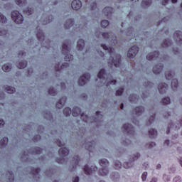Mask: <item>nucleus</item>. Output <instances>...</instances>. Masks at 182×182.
Returning a JSON list of instances; mask_svg holds the SVG:
<instances>
[{
    "mask_svg": "<svg viewBox=\"0 0 182 182\" xmlns=\"http://www.w3.org/2000/svg\"><path fill=\"white\" fill-rule=\"evenodd\" d=\"M102 48L104 50H108L110 55L109 59L108 60V65L112 68V66H115V68H120V62L122 56L120 54L114 55V48H109L105 44H102Z\"/></svg>",
    "mask_w": 182,
    "mask_h": 182,
    "instance_id": "1",
    "label": "nucleus"
},
{
    "mask_svg": "<svg viewBox=\"0 0 182 182\" xmlns=\"http://www.w3.org/2000/svg\"><path fill=\"white\" fill-rule=\"evenodd\" d=\"M73 114L74 117H77L80 114L81 120H83L85 123H89V117L87 115H85V114H82V111L80 108L76 107H75L73 111L72 109L67 107L63 109V114L68 117V116H70Z\"/></svg>",
    "mask_w": 182,
    "mask_h": 182,
    "instance_id": "2",
    "label": "nucleus"
},
{
    "mask_svg": "<svg viewBox=\"0 0 182 182\" xmlns=\"http://www.w3.org/2000/svg\"><path fill=\"white\" fill-rule=\"evenodd\" d=\"M168 115H164L165 117H167L169 119H171L172 123H174V124H170L168 127V130L166 131V134H168L170 133V129H173L174 130H178L180 127L182 126V118H180L177 116V114H170V112H167Z\"/></svg>",
    "mask_w": 182,
    "mask_h": 182,
    "instance_id": "3",
    "label": "nucleus"
},
{
    "mask_svg": "<svg viewBox=\"0 0 182 182\" xmlns=\"http://www.w3.org/2000/svg\"><path fill=\"white\" fill-rule=\"evenodd\" d=\"M62 52L63 55H65V62H70V60H73V55L70 53V45H69V42H65L63 44Z\"/></svg>",
    "mask_w": 182,
    "mask_h": 182,
    "instance_id": "4",
    "label": "nucleus"
},
{
    "mask_svg": "<svg viewBox=\"0 0 182 182\" xmlns=\"http://www.w3.org/2000/svg\"><path fill=\"white\" fill-rule=\"evenodd\" d=\"M98 77L100 80L104 82L106 86H110V85H116V80H112L109 78L106 79V73H105V69H102L98 73ZM106 79V80H105Z\"/></svg>",
    "mask_w": 182,
    "mask_h": 182,
    "instance_id": "5",
    "label": "nucleus"
},
{
    "mask_svg": "<svg viewBox=\"0 0 182 182\" xmlns=\"http://www.w3.org/2000/svg\"><path fill=\"white\" fill-rule=\"evenodd\" d=\"M100 164L101 167H102L99 171L100 176H102L103 177H105V176H107V174H109V170L107 169V166H109V161H107L106 159H101L100 161Z\"/></svg>",
    "mask_w": 182,
    "mask_h": 182,
    "instance_id": "6",
    "label": "nucleus"
},
{
    "mask_svg": "<svg viewBox=\"0 0 182 182\" xmlns=\"http://www.w3.org/2000/svg\"><path fill=\"white\" fill-rule=\"evenodd\" d=\"M57 144L59 147H61L58 151V154L61 157H66V156L69 155V150L65 147V144L62 141H58Z\"/></svg>",
    "mask_w": 182,
    "mask_h": 182,
    "instance_id": "7",
    "label": "nucleus"
},
{
    "mask_svg": "<svg viewBox=\"0 0 182 182\" xmlns=\"http://www.w3.org/2000/svg\"><path fill=\"white\" fill-rule=\"evenodd\" d=\"M11 18L16 23L19 24L23 22V16H22L18 11L11 12Z\"/></svg>",
    "mask_w": 182,
    "mask_h": 182,
    "instance_id": "8",
    "label": "nucleus"
},
{
    "mask_svg": "<svg viewBox=\"0 0 182 182\" xmlns=\"http://www.w3.org/2000/svg\"><path fill=\"white\" fill-rule=\"evenodd\" d=\"M139 157H140V154L136 153V154H134L132 156V159L129 162H125L124 164V168H130V167H133L134 161H136V160H137L139 159Z\"/></svg>",
    "mask_w": 182,
    "mask_h": 182,
    "instance_id": "9",
    "label": "nucleus"
},
{
    "mask_svg": "<svg viewBox=\"0 0 182 182\" xmlns=\"http://www.w3.org/2000/svg\"><path fill=\"white\" fill-rule=\"evenodd\" d=\"M102 35L104 39H109L110 42H113L114 45H116V43H117V38L113 33H102Z\"/></svg>",
    "mask_w": 182,
    "mask_h": 182,
    "instance_id": "10",
    "label": "nucleus"
},
{
    "mask_svg": "<svg viewBox=\"0 0 182 182\" xmlns=\"http://www.w3.org/2000/svg\"><path fill=\"white\" fill-rule=\"evenodd\" d=\"M138 52L139 47H137V46H134L128 50L127 57L130 59H133V58L137 55Z\"/></svg>",
    "mask_w": 182,
    "mask_h": 182,
    "instance_id": "11",
    "label": "nucleus"
},
{
    "mask_svg": "<svg viewBox=\"0 0 182 182\" xmlns=\"http://www.w3.org/2000/svg\"><path fill=\"white\" fill-rule=\"evenodd\" d=\"M89 79H90V74L89 73H86L85 75L80 77L78 81L80 86H84V85H86V83L89 82Z\"/></svg>",
    "mask_w": 182,
    "mask_h": 182,
    "instance_id": "12",
    "label": "nucleus"
},
{
    "mask_svg": "<svg viewBox=\"0 0 182 182\" xmlns=\"http://www.w3.org/2000/svg\"><path fill=\"white\" fill-rule=\"evenodd\" d=\"M84 171L87 176H90L93 171H97V166H91V168L88 165H85L84 167Z\"/></svg>",
    "mask_w": 182,
    "mask_h": 182,
    "instance_id": "13",
    "label": "nucleus"
},
{
    "mask_svg": "<svg viewBox=\"0 0 182 182\" xmlns=\"http://www.w3.org/2000/svg\"><path fill=\"white\" fill-rule=\"evenodd\" d=\"M71 6L74 11H79V9L82 8V1H80V0H74L71 3Z\"/></svg>",
    "mask_w": 182,
    "mask_h": 182,
    "instance_id": "14",
    "label": "nucleus"
},
{
    "mask_svg": "<svg viewBox=\"0 0 182 182\" xmlns=\"http://www.w3.org/2000/svg\"><path fill=\"white\" fill-rule=\"evenodd\" d=\"M159 52L155 51L154 53H151L146 55V59L148 60H156V59H159Z\"/></svg>",
    "mask_w": 182,
    "mask_h": 182,
    "instance_id": "15",
    "label": "nucleus"
},
{
    "mask_svg": "<svg viewBox=\"0 0 182 182\" xmlns=\"http://www.w3.org/2000/svg\"><path fill=\"white\" fill-rule=\"evenodd\" d=\"M123 129L127 133H129L130 134H133L134 132V128L132 124H126L124 125Z\"/></svg>",
    "mask_w": 182,
    "mask_h": 182,
    "instance_id": "16",
    "label": "nucleus"
},
{
    "mask_svg": "<svg viewBox=\"0 0 182 182\" xmlns=\"http://www.w3.org/2000/svg\"><path fill=\"white\" fill-rule=\"evenodd\" d=\"M168 87V85L166 83H162L159 86V93L161 95H163L164 93H166L167 92V88Z\"/></svg>",
    "mask_w": 182,
    "mask_h": 182,
    "instance_id": "17",
    "label": "nucleus"
},
{
    "mask_svg": "<svg viewBox=\"0 0 182 182\" xmlns=\"http://www.w3.org/2000/svg\"><path fill=\"white\" fill-rule=\"evenodd\" d=\"M161 70H163V64L161 63L156 65L154 68V73H155V75H159V73H161Z\"/></svg>",
    "mask_w": 182,
    "mask_h": 182,
    "instance_id": "18",
    "label": "nucleus"
},
{
    "mask_svg": "<svg viewBox=\"0 0 182 182\" xmlns=\"http://www.w3.org/2000/svg\"><path fill=\"white\" fill-rule=\"evenodd\" d=\"M79 160H80V158H79L78 156H75L73 159V164L74 163V166H73V170H76V167H77V166H79Z\"/></svg>",
    "mask_w": 182,
    "mask_h": 182,
    "instance_id": "19",
    "label": "nucleus"
},
{
    "mask_svg": "<svg viewBox=\"0 0 182 182\" xmlns=\"http://www.w3.org/2000/svg\"><path fill=\"white\" fill-rule=\"evenodd\" d=\"M112 12H113V9L112 7H105L103 9V13L106 16H110V15H112Z\"/></svg>",
    "mask_w": 182,
    "mask_h": 182,
    "instance_id": "20",
    "label": "nucleus"
},
{
    "mask_svg": "<svg viewBox=\"0 0 182 182\" xmlns=\"http://www.w3.org/2000/svg\"><path fill=\"white\" fill-rule=\"evenodd\" d=\"M83 48H85V41L80 39L77 42V49H78V50H82Z\"/></svg>",
    "mask_w": 182,
    "mask_h": 182,
    "instance_id": "21",
    "label": "nucleus"
},
{
    "mask_svg": "<svg viewBox=\"0 0 182 182\" xmlns=\"http://www.w3.org/2000/svg\"><path fill=\"white\" fill-rule=\"evenodd\" d=\"M74 23L75 21L73 19H69L65 24V29H69V28H72Z\"/></svg>",
    "mask_w": 182,
    "mask_h": 182,
    "instance_id": "22",
    "label": "nucleus"
},
{
    "mask_svg": "<svg viewBox=\"0 0 182 182\" xmlns=\"http://www.w3.org/2000/svg\"><path fill=\"white\" fill-rule=\"evenodd\" d=\"M65 103H66V98H62L60 100V102H58L56 105V107H58V109H62V107H63V106H65Z\"/></svg>",
    "mask_w": 182,
    "mask_h": 182,
    "instance_id": "23",
    "label": "nucleus"
},
{
    "mask_svg": "<svg viewBox=\"0 0 182 182\" xmlns=\"http://www.w3.org/2000/svg\"><path fill=\"white\" fill-rule=\"evenodd\" d=\"M171 87L173 90H176L178 87V81L177 79H173L171 80Z\"/></svg>",
    "mask_w": 182,
    "mask_h": 182,
    "instance_id": "24",
    "label": "nucleus"
},
{
    "mask_svg": "<svg viewBox=\"0 0 182 182\" xmlns=\"http://www.w3.org/2000/svg\"><path fill=\"white\" fill-rule=\"evenodd\" d=\"M143 112H144V107H138L134 110V113L137 116H140V114H141V113H143Z\"/></svg>",
    "mask_w": 182,
    "mask_h": 182,
    "instance_id": "25",
    "label": "nucleus"
},
{
    "mask_svg": "<svg viewBox=\"0 0 182 182\" xmlns=\"http://www.w3.org/2000/svg\"><path fill=\"white\" fill-rule=\"evenodd\" d=\"M8 137H4L1 141H0V144H1V149H4V147H6V146L8 144Z\"/></svg>",
    "mask_w": 182,
    "mask_h": 182,
    "instance_id": "26",
    "label": "nucleus"
},
{
    "mask_svg": "<svg viewBox=\"0 0 182 182\" xmlns=\"http://www.w3.org/2000/svg\"><path fill=\"white\" fill-rule=\"evenodd\" d=\"M16 4L18 6L23 8L26 6V0H16Z\"/></svg>",
    "mask_w": 182,
    "mask_h": 182,
    "instance_id": "27",
    "label": "nucleus"
},
{
    "mask_svg": "<svg viewBox=\"0 0 182 182\" xmlns=\"http://www.w3.org/2000/svg\"><path fill=\"white\" fill-rule=\"evenodd\" d=\"M23 12L26 15H32L33 14V9L32 8H27V9H23Z\"/></svg>",
    "mask_w": 182,
    "mask_h": 182,
    "instance_id": "28",
    "label": "nucleus"
},
{
    "mask_svg": "<svg viewBox=\"0 0 182 182\" xmlns=\"http://www.w3.org/2000/svg\"><path fill=\"white\" fill-rule=\"evenodd\" d=\"M2 69L4 72H9L11 69H12V66L9 63L4 64L2 67Z\"/></svg>",
    "mask_w": 182,
    "mask_h": 182,
    "instance_id": "29",
    "label": "nucleus"
},
{
    "mask_svg": "<svg viewBox=\"0 0 182 182\" xmlns=\"http://www.w3.org/2000/svg\"><path fill=\"white\" fill-rule=\"evenodd\" d=\"M66 68H69V63H63L60 68H59V65H58V67H55V70H62V69H66Z\"/></svg>",
    "mask_w": 182,
    "mask_h": 182,
    "instance_id": "30",
    "label": "nucleus"
},
{
    "mask_svg": "<svg viewBox=\"0 0 182 182\" xmlns=\"http://www.w3.org/2000/svg\"><path fill=\"white\" fill-rule=\"evenodd\" d=\"M149 134L150 137L154 138L156 136H157V131L154 129H150L149 131Z\"/></svg>",
    "mask_w": 182,
    "mask_h": 182,
    "instance_id": "31",
    "label": "nucleus"
},
{
    "mask_svg": "<svg viewBox=\"0 0 182 182\" xmlns=\"http://www.w3.org/2000/svg\"><path fill=\"white\" fill-rule=\"evenodd\" d=\"M36 36L39 41H43L45 39V35L42 31H39L36 33Z\"/></svg>",
    "mask_w": 182,
    "mask_h": 182,
    "instance_id": "32",
    "label": "nucleus"
},
{
    "mask_svg": "<svg viewBox=\"0 0 182 182\" xmlns=\"http://www.w3.org/2000/svg\"><path fill=\"white\" fill-rule=\"evenodd\" d=\"M6 90L7 93H9L10 95H12V93H15L16 92L15 87L9 86L6 87Z\"/></svg>",
    "mask_w": 182,
    "mask_h": 182,
    "instance_id": "33",
    "label": "nucleus"
},
{
    "mask_svg": "<svg viewBox=\"0 0 182 182\" xmlns=\"http://www.w3.org/2000/svg\"><path fill=\"white\" fill-rule=\"evenodd\" d=\"M28 65V63L26 61H23V63L21 62L18 65V69H25Z\"/></svg>",
    "mask_w": 182,
    "mask_h": 182,
    "instance_id": "34",
    "label": "nucleus"
},
{
    "mask_svg": "<svg viewBox=\"0 0 182 182\" xmlns=\"http://www.w3.org/2000/svg\"><path fill=\"white\" fill-rule=\"evenodd\" d=\"M88 5L90 6V8L92 11L96 9V2L95 1L90 0V2H88Z\"/></svg>",
    "mask_w": 182,
    "mask_h": 182,
    "instance_id": "35",
    "label": "nucleus"
},
{
    "mask_svg": "<svg viewBox=\"0 0 182 182\" xmlns=\"http://www.w3.org/2000/svg\"><path fill=\"white\" fill-rule=\"evenodd\" d=\"M141 5L142 6H150L151 5V0H143Z\"/></svg>",
    "mask_w": 182,
    "mask_h": 182,
    "instance_id": "36",
    "label": "nucleus"
},
{
    "mask_svg": "<svg viewBox=\"0 0 182 182\" xmlns=\"http://www.w3.org/2000/svg\"><path fill=\"white\" fill-rule=\"evenodd\" d=\"M163 180L164 182H170L171 180V177L167 174H164Z\"/></svg>",
    "mask_w": 182,
    "mask_h": 182,
    "instance_id": "37",
    "label": "nucleus"
},
{
    "mask_svg": "<svg viewBox=\"0 0 182 182\" xmlns=\"http://www.w3.org/2000/svg\"><path fill=\"white\" fill-rule=\"evenodd\" d=\"M114 167L117 170L122 168V162H120L119 161H115Z\"/></svg>",
    "mask_w": 182,
    "mask_h": 182,
    "instance_id": "38",
    "label": "nucleus"
},
{
    "mask_svg": "<svg viewBox=\"0 0 182 182\" xmlns=\"http://www.w3.org/2000/svg\"><path fill=\"white\" fill-rule=\"evenodd\" d=\"M172 182H182V178L180 176H176L173 178Z\"/></svg>",
    "mask_w": 182,
    "mask_h": 182,
    "instance_id": "39",
    "label": "nucleus"
},
{
    "mask_svg": "<svg viewBox=\"0 0 182 182\" xmlns=\"http://www.w3.org/2000/svg\"><path fill=\"white\" fill-rule=\"evenodd\" d=\"M166 77L167 80H170L171 79H173V73H171V71L166 73Z\"/></svg>",
    "mask_w": 182,
    "mask_h": 182,
    "instance_id": "40",
    "label": "nucleus"
},
{
    "mask_svg": "<svg viewBox=\"0 0 182 182\" xmlns=\"http://www.w3.org/2000/svg\"><path fill=\"white\" fill-rule=\"evenodd\" d=\"M101 26H102V28H107V26H109V21L103 20L101 22Z\"/></svg>",
    "mask_w": 182,
    "mask_h": 182,
    "instance_id": "41",
    "label": "nucleus"
},
{
    "mask_svg": "<svg viewBox=\"0 0 182 182\" xmlns=\"http://www.w3.org/2000/svg\"><path fill=\"white\" fill-rule=\"evenodd\" d=\"M48 93L51 96H55V95H56V90H55V88H50L48 90Z\"/></svg>",
    "mask_w": 182,
    "mask_h": 182,
    "instance_id": "42",
    "label": "nucleus"
},
{
    "mask_svg": "<svg viewBox=\"0 0 182 182\" xmlns=\"http://www.w3.org/2000/svg\"><path fill=\"white\" fill-rule=\"evenodd\" d=\"M9 182H12V181H14V172H12V171H9Z\"/></svg>",
    "mask_w": 182,
    "mask_h": 182,
    "instance_id": "43",
    "label": "nucleus"
},
{
    "mask_svg": "<svg viewBox=\"0 0 182 182\" xmlns=\"http://www.w3.org/2000/svg\"><path fill=\"white\" fill-rule=\"evenodd\" d=\"M164 105H170V97H166L162 100Z\"/></svg>",
    "mask_w": 182,
    "mask_h": 182,
    "instance_id": "44",
    "label": "nucleus"
},
{
    "mask_svg": "<svg viewBox=\"0 0 182 182\" xmlns=\"http://www.w3.org/2000/svg\"><path fill=\"white\" fill-rule=\"evenodd\" d=\"M0 22L1 23H5L6 22V17L2 15V14L0 13Z\"/></svg>",
    "mask_w": 182,
    "mask_h": 182,
    "instance_id": "45",
    "label": "nucleus"
},
{
    "mask_svg": "<svg viewBox=\"0 0 182 182\" xmlns=\"http://www.w3.org/2000/svg\"><path fill=\"white\" fill-rule=\"evenodd\" d=\"M156 114H153L149 119V124H153V122H154V117H155Z\"/></svg>",
    "mask_w": 182,
    "mask_h": 182,
    "instance_id": "46",
    "label": "nucleus"
},
{
    "mask_svg": "<svg viewBox=\"0 0 182 182\" xmlns=\"http://www.w3.org/2000/svg\"><path fill=\"white\" fill-rule=\"evenodd\" d=\"M164 146H167L168 147H171V146H173V142L170 141V140H166L164 142Z\"/></svg>",
    "mask_w": 182,
    "mask_h": 182,
    "instance_id": "47",
    "label": "nucleus"
},
{
    "mask_svg": "<svg viewBox=\"0 0 182 182\" xmlns=\"http://www.w3.org/2000/svg\"><path fill=\"white\" fill-rule=\"evenodd\" d=\"M147 176H148V173L147 172H144L141 175V179L143 181H146V180H147Z\"/></svg>",
    "mask_w": 182,
    "mask_h": 182,
    "instance_id": "48",
    "label": "nucleus"
},
{
    "mask_svg": "<svg viewBox=\"0 0 182 182\" xmlns=\"http://www.w3.org/2000/svg\"><path fill=\"white\" fill-rule=\"evenodd\" d=\"M123 88H120L119 90H118L116 92V95L117 96H121V95L123 94Z\"/></svg>",
    "mask_w": 182,
    "mask_h": 182,
    "instance_id": "49",
    "label": "nucleus"
},
{
    "mask_svg": "<svg viewBox=\"0 0 182 182\" xmlns=\"http://www.w3.org/2000/svg\"><path fill=\"white\" fill-rule=\"evenodd\" d=\"M147 146L149 149H152V147H154V146H156V143L151 142L150 144H148Z\"/></svg>",
    "mask_w": 182,
    "mask_h": 182,
    "instance_id": "50",
    "label": "nucleus"
},
{
    "mask_svg": "<svg viewBox=\"0 0 182 182\" xmlns=\"http://www.w3.org/2000/svg\"><path fill=\"white\" fill-rule=\"evenodd\" d=\"M5 124V121L4 120H0V127H3Z\"/></svg>",
    "mask_w": 182,
    "mask_h": 182,
    "instance_id": "51",
    "label": "nucleus"
},
{
    "mask_svg": "<svg viewBox=\"0 0 182 182\" xmlns=\"http://www.w3.org/2000/svg\"><path fill=\"white\" fill-rule=\"evenodd\" d=\"M159 179L157 178H152L150 182H158Z\"/></svg>",
    "mask_w": 182,
    "mask_h": 182,
    "instance_id": "52",
    "label": "nucleus"
},
{
    "mask_svg": "<svg viewBox=\"0 0 182 182\" xmlns=\"http://www.w3.org/2000/svg\"><path fill=\"white\" fill-rule=\"evenodd\" d=\"M4 35H6V31H0V36H2Z\"/></svg>",
    "mask_w": 182,
    "mask_h": 182,
    "instance_id": "53",
    "label": "nucleus"
},
{
    "mask_svg": "<svg viewBox=\"0 0 182 182\" xmlns=\"http://www.w3.org/2000/svg\"><path fill=\"white\" fill-rule=\"evenodd\" d=\"M168 1L170 0H164L162 1V5H164V6L167 5V4L168 3Z\"/></svg>",
    "mask_w": 182,
    "mask_h": 182,
    "instance_id": "54",
    "label": "nucleus"
},
{
    "mask_svg": "<svg viewBox=\"0 0 182 182\" xmlns=\"http://www.w3.org/2000/svg\"><path fill=\"white\" fill-rule=\"evenodd\" d=\"M97 117H98V119H102V115L100 114V112H97Z\"/></svg>",
    "mask_w": 182,
    "mask_h": 182,
    "instance_id": "55",
    "label": "nucleus"
},
{
    "mask_svg": "<svg viewBox=\"0 0 182 182\" xmlns=\"http://www.w3.org/2000/svg\"><path fill=\"white\" fill-rule=\"evenodd\" d=\"M23 55H25V52L24 51H20L19 53H18V57L23 56Z\"/></svg>",
    "mask_w": 182,
    "mask_h": 182,
    "instance_id": "56",
    "label": "nucleus"
},
{
    "mask_svg": "<svg viewBox=\"0 0 182 182\" xmlns=\"http://www.w3.org/2000/svg\"><path fill=\"white\" fill-rule=\"evenodd\" d=\"M73 182H79V178H78V176L74 178L73 179Z\"/></svg>",
    "mask_w": 182,
    "mask_h": 182,
    "instance_id": "57",
    "label": "nucleus"
},
{
    "mask_svg": "<svg viewBox=\"0 0 182 182\" xmlns=\"http://www.w3.org/2000/svg\"><path fill=\"white\" fill-rule=\"evenodd\" d=\"M39 173H41V168H37L36 170V174H39Z\"/></svg>",
    "mask_w": 182,
    "mask_h": 182,
    "instance_id": "58",
    "label": "nucleus"
},
{
    "mask_svg": "<svg viewBox=\"0 0 182 182\" xmlns=\"http://www.w3.org/2000/svg\"><path fill=\"white\" fill-rule=\"evenodd\" d=\"M98 53H99L100 56H105V53L102 51H100V52L98 51Z\"/></svg>",
    "mask_w": 182,
    "mask_h": 182,
    "instance_id": "59",
    "label": "nucleus"
},
{
    "mask_svg": "<svg viewBox=\"0 0 182 182\" xmlns=\"http://www.w3.org/2000/svg\"><path fill=\"white\" fill-rule=\"evenodd\" d=\"M156 168H157L158 170H160V168H161V164H158V165L156 166Z\"/></svg>",
    "mask_w": 182,
    "mask_h": 182,
    "instance_id": "60",
    "label": "nucleus"
},
{
    "mask_svg": "<svg viewBox=\"0 0 182 182\" xmlns=\"http://www.w3.org/2000/svg\"><path fill=\"white\" fill-rule=\"evenodd\" d=\"M119 178H120V176L119 174H117L115 180L117 181V180H119Z\"/></svg>",
    "mask_w": 182,
    "mask_h": 182,
    "instance_id": "61",
    "label": "nucleus"
},
{
    "mask_svg": "<svg viewBox=\"0 0 182 182\" xmlns=\"http://www.w3.org/2000/svg\"><path fill=\"white\" fill-rule=\"evenodd\" d=\"M171 2H172V4H176V3H177V0H171Z\"/></svg>",
    "mask_w": 182,
    "mask_h": 182,
    "instance_id": "62",
    "label": "nucleus"
},
{
    "mask_svg": "<svg viewBox=\"0 0 182 182\" xmlns=\"http://www.w3.org/2000/svg\"><path fill=\"white\" fill-rule=\"evenodd\" d=\"M121 109H123V107H124V105H123V103L121 104Z\"/></svg>",
    "mask_w": 182,
    "mask_h": 182,
    "instance_id": "63",
    "label": "nucleus"
},
{
    "mask_svg": "<svg viewBox=\"0 0 182 182\" xmlns=\"http://www.w3.org/2000/svg\"><path fill=\"white\" fill-rule=\"evenodd\" d=\"M1 97H0V99H4V93H1Z\"/></svg>",
    "mask_w": 182,
    "mask_h": 182,
    "instance_id": "64",
    "label": "nucleus"
}]
</instances>
